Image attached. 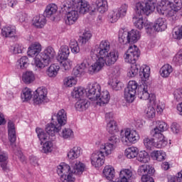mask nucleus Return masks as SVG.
<instances>
[{"label":"nucleus","instance_id":"nucleus-36","mask_svg":"<svg viewBox=\"0 0 182 182\" xmlns=\"http://www.w3.org/2000/svg\"><path fill=\"white\" fill-rule=\"evenodd\" d=\"M171 6L172 11L171 14L175 12L176 16H182V2L181 0H173Z\"/></svg>","mask_w":182,"mask_h":182},{"label":"nucleus","instance_id":"nucleus-57","mask_svg":"<svg viewBox=\"0 0 182 182\" xmlns=\"http://www.w3.org/2000/svg\"><path fill=\"white\" fill-rule=\"evenodd\" d=\"M69 46L71 49L72 53L76 55L80 52V48L79 47V44L76 40H71L69 44Z\"/></svg>","mask_w":182,"mask_h":182},{"label":"nucleus","instance_id":"nucleus-18","mask_svg":"<svg viewBox=\"0 0 182 182\" xmlns=\"http://www.w3.org/2000/svg\"><path fill=\"white\" fill-rule=\"evenodd\" d=\"M105 155L100 151L93 152L90 156V161L94 167H102L105 164Z\"/></svg>","mask_w":182,"mask_h":182},{"label":"nucleus","instance_id":"nucleus-48","mask_svg":"<svg viewBox=\"0 0 182 182\" xmlns=\"http://www.w3.org/2000/svg\"><path fill=\"white\" fill-rule=\"evenodd\" d=\"M21 97L23 102H29L32 99V90L28 87L23 89Z\"/></svg>","mask_w":182,"mask_h":182},{"label":"nucleus","instance_id":"nucleus-17","mask_svg":"<svg viewBox=\"0 0 182 182\" xmlns=\"http://www.w3.org/2000/svg\"><path fill=\"white\" fill-rule=\"evenodd\" d=\"M108 9L107 0H96L91 4V12L105 14V12H107Z\"/></svg>","mask_w":182,"mask_h":182},{"label":"nucleus","instance_id":"nucleus-16","mask_svg":"<svg viewBox=\"0 0 182 182\" xmlns=\"http://www.w3.org/2000/svg\"><path fill=\"white\" fill-rule=\"evenodd\" d=\"M139 56H140L139 48L136 45L131 46L124 55V62L129 64L136 63Z\"/></svg>","mask_w":182,"mask_h":182},{"label":"nucleus","instance_id":"nucleus-64","mask_svg":"<svg viewBox=\"0 0 182 182\" xmlns=\"http://www.w3.org/2000/svg\"><path fill=\"white\" fill-rule=\"evenodd\" d=\"M169 182H182V170L177 173L176 176H172Z\"/></svg>","mask_w":182,"mask_h":182},{"label":"nucleus","instance_id":"nucleus-11","mask_svg":"<svg viewBox=\"0 0 182 182\" xmlns=\"http://www.w3.org/2000/svg\"><path fill=\"white\" fill-rule=\"evenodd\" d=\"M156 4H157V0H146V4L138 2L135 4V9L138 14L145 12V15H150L156 9Z\"/></svg>","mask_w":182,"mask_h":182},{"label":"nucleus","instance_id":"nucleus-4","mask_svg":"<svg viewBox=\"0 0 182 182\" xmlns=\"http://www.w3.org/2000/svg\"><path fill=\"white\" fill-rule=\"evenodd\" d=\"M63 12H65L64 21L66 25H73L79 19V12L74 8L70 1H64L61 5Z\"/></svg>","mask_w":182,"mask_h":182},{"label":"nucleus","instance_id":"nucleus-12","mask_svg":"<svg viewBox=\"0 0 182 182\" xmlns=\"http://www.w3.org/2000/svg\"><path fill=\"white\" fill-rule=\"evenodd\" d=\"M139 84L135 80H130L128 82L127 89L124 91V99L127 103H133L136 99Z\"/></svg>","mask_w":182,"mask_h":182},{"label":"nucleus","instance_id":"nucleus-28","mask_svg":"<svg viewBox=\"0 0 182 182\" xmlns=\"http://www.w3.org/2000/svg\"><path fill=\"white\" fill-rule=\"evenodd\" d=\"M72 168L71 173H73L74 177L75 176H81L85 171V164L80 161H76Z\"/></svg>","mask_w":182,"mask_h":182},{"label":"nucleus","instance_id":"nucleus-60","mask_svg":"<svg viewBox=\"0 0 182 182\" xmlns=\"http://www.w3.org/2000/svg\"><path fill=\"white\" fill-rule=\"evenodd\" d=\"M144 144L146 149H150L152 147H156V141L154 138H145L144 139Z\"/></svg>","mask_w":182,"mask_h":182},{"label":"nucleus","instance_id":"nucleus-14","mask_svg":"<svg viewBox=\"0 0 182 182\" xmlns=\"http://www.w3.org/2000/svg\"><path fill=\"white\" fill-rule=\"evenodd\" d=\"M33 102L34 105L48 103V102H49V99L48 98V90L43 87L37 88L33 96Z\"/></svg>","mask_w":182,"mask_h":182},{"label":"nucleus","instance_id":"nucleus-51","mask_svg":"<svg viewBox=\"0 0 182 182\" xmlns=\"http://www.w3.org/2000/svg\"><path fill=\"white\" fill-rule=\"evenodd\" d=\"M122 18L116 9L112 10L108 15V21L110 23H116Z\"/></svg>","mask_w":182,"mask_h":182},{"label":"nucleus","instance_id":"nucleus-6","mask_svg":"<svg viewBox=\"0 0 182 182\" xmlns=\"http://www.w3.org/2000/svg\"><path fill=\"white\" fill-rule=\"evenodd\" d=\"M119 140L124 146H127L130 143L136 144L140 140V135L136 130L125 128L120 131Z\"/></svg>","mask_w":182,"mask_h":182},{"label":"nucleus","instance_id":"nucleus-23","mask_svg":"<svg viewBox=\"0 0 182 182\" xmlns=\"http://www.w3.org/2000/svg\"><path fill=\"white\" fill-rule=\"evenodd\" d=\"M1 35L4 38H14L16 35V27L6 25L1 28Z\"/></svg>","mask_w":182,"mask_h":182},{"label":"nucleus","instance_id":"nucleus-61","mask_svg":"<svg viewBox=\"0 0 182 182\" xmlns=\"http://www.w3.org/2000/svg\"><path fill=\"white\" fill-rule=\"evenodd\" d=\"M60 61L64 70H69V69L72 68L73 63L70 60L67 58L65 60H60Z\"/></svg>","mask_w":182,"mask_h":182},{"label":"nucleus","instance_id":"nucleus-54","mask_svg":"<svg viewBox=\"0 0 182 182\" xmlns=\"http://www.w3.org/2000/svg\"><path fill=\"white\" fill-rule=\"evenodd\" d=\"M128 9H129V5L127 4H123L121 5L120 7L116 9L115 11H117V12L118 13V15H119L121 18H124V16L127 15Z\"/></svg>","mask_w":182,"mask_h":182},{"label":"nucleus","instance_id":"nucleus-47","mask_svg":"<svg viewBox=\"0 0 182 182\" xmlns=\"http://www.w3.org/2000/svg\"><path fill=\"white\" fill-rule=\"evenodd\" d=\"M109 85L113 90H120L122 89V86H123V83L120 82V80L116 77H113L109 80Z\"/></svg>","mask_w":182,"mask_h":182},{"label":"nucleus","instance_id":"nucleus-44","mask_svg":"<svg viewBox=\"0 0 182 182\" xmlns=\"http://www.w3.org/2000/svg\"><path fill=\"white\" fill-rule=\"evenodd\" d=\"M0 166L4 171H6V166H8V154L6 152L2 151H0Z\"/></svg>","mask_w":182,"mask_h":182},{"label":"nucleus","instance_id":"nucleus-63","mask_svg":"<svg viewBox=\"0 0 182 182\" xmlns=\"http://www.w3.org/2000/svg\"><path fill=\"white\" fill-rule=\"evenodd\" d=\"M174 100L180 102L182 100V89L178 88L173 91Z\"/></svg>","mask_w":182,"mask_h":182},{"label":"nucleus","instance_id":"nucleus-62","mask_svg":"<svg viewBox=\"0 0 182 182\" xmlns=\"http://www.w3.org/2000/svg\"><path fill=\"white\" fill-rule=\"evenodd\" d=\"M173 62L175 65H182V49L174 55Z\"/></svg>","mask_w":182,"mask_h":182},{"label":"nucleus","instance_id":"nucleus-35","mask_svg":"<svg viewBox=\"0 0 182 182\" xmlns=\"http://www.w3.org/2000/svg\"><path fill=\"white\" fill-rule=\"evenodd\" d=\"M82 154V148L80 146H74L68 153V157L70 160H75L79 159Z\"/></svg>","mask_w":182,"mask_h":182},{"label":"nucleus","instance_id":"nucleus-40","mask_svg":"<svg viewBox=\"0 0 182 182\" xmlns=\"http://www.w3.org/2000/svg\"><path fill=\"white\" fill-rule=\"evenodd\" d=\"M139 75L142 80L144 82L148 80L149 77H150V67L146 65H142L139 70Z\"/></svg>","mask_w":182,"mask_h":182},{"label":"nucleus","instance_id":"nucleus-21","mask_svg":"<svg viewBox=\"0 0 182 182\" xmlns=\"http://www.w3.org/2000/svg\"><path fill=\"white\" fill-rule=\"evenodd\" d=\"M152 137H154L155 141V147L156 149H164L166 146L168 144L167 138L164 136L163 134H151Z\"/></svg>","mask_w":182,"mask_h":182},{"label":"nucleus","instance_id":"nucleus-19","mask_svg":"<svg viewBox=\"0 0 182 182\" xmlns=\"http://www.w3.org/2000/svg\"><path fill=\"white\" fill-rule=\"evenodd\" d=\"M72 6L78 14L85 15V14H87V12H92V5L89 4V2L85 0L77 4H72Z\"/></svg>","mask_w":182,"mask_h":182},{"label":"nucleus","instance_id":"nucleus-20","mask_svg":"<svg viewBox=\"0 0 182 182\" xmlns=\"http://www.w3.org/2000/svg\"><path fill=\"white\" fill-rule=\"evenodd\" d=\"M56 118L58 124L50 123V124H53L55 127L58 126L61 129L62 126H65L68 122V113L64 109H61L58 112Z\"/></svg>","mask_w":182,"mask_h":182},{"label":"nucleus","instance_id":"nucleus-3","mask_svg":"<svg viewBox=\"0 0 182 182\" xmlns=\"http://www.w3.org/2000/svg\"><path fill=\"white\" fill-rule=\"evenodd\" d=\"M87 97L92 105L105 106L110 101V93L107 90H102L97 82L92 83L87 87Z\"/></svg>","mask_w":182,"mask_h":182},{"label":"nucleus","instance_id":"nucleus-22","mask_svg":"<svg viewBox=\"0 0 182 182\" xmlns=\"http://www.w3.org/2000/svg\"><path fill=\"white\" fill-rule=\"evenodd\" d=\"M102 177L109 181H113L116 177L114 167L110 165L105 166L102 170Z\"/></svg>","mask_w":182,"mask_h":182},{"label":"nucleus","instance_id":"nucleus-10","mask_svg":"<svg viewBox=\"0 0 182 182\" xmlns=\"http://www.w3.org/2000/svg\"><path fill=\"white\" fill-rule=\"evenodd\" d=\"M173 3L168 0H161L156 6V10L159 15H165L167 18H176V13L173 11Z\"/></svg>","mask_w":182,"mask_h":182},{"label":"nucleus","instance_id":"nucleus-45","mask_svg":"<svg viewBox=\"0 0 182 182\" xmlns=\"http://www.w3.org/2000/svg\"><path fill=\"white\" fill-rule=\"evenodd\" d=\"M137 160L140 163L146 164V163H149V161H150V155L146 151H140L138 152Z\"/></svg>","mask_w":182,"mask_h":182},{"label":"nucleus","instance_id":"nucleus-50","mask_svg":"<svg viewBox=\"0 0 182 182\" xmlns=\"http://www.w3.org/2000/svg\"><path fill=\"white\" fill-rule=\"evenodd\" d=\"M117 130H119V128L117 127V122H116V121L107 122V131L109 134H114V133H117Z\"/></svg>","mask_w":182,"mask_h":182},{"label":"nucleus","instance_id":"nucleus-30","mask_svg":"<svg viewBox=\"0 0 182 182\" xmlns=\"http://www.w3.org/2000/svg\"><path fill=\"white\" fill-rule=\"evenodd\" d=\"M70 55V50H69V46H62L58 50V60H66Z\"/></svg>","mask_w":182,"mask_h":182},{"label":"nucleus","instance_id":"nucleus-29","mask_svg":"<svg viewBox=\"0 0 182 182\" xmlns=\"http://www.w3.org/2000/svg\"><path fill=\"white\" fill-rule=\"evenodd\" d=\"M33 25L36 28H43L46 25V17L42 14L34 16L33 18Z\"/></svg>","mask_w":182,"mask_h":182},{"label":"nucleus","instance_id":"nucleus-55","mask_svg":"<svg viewBox=\"0 0 182 182\" xmlns=\"http://www.w3.org/2000/svg\"><path fill=\"white\" fill-rule=\"evenodd\" d=\"M23 51V46L22 44L16 43L10 47V52L14 53V55H18L22 53Z\"/></svg>","mask_w":182,"mask_h":182},{"label":"nucleus","instance_id":"nucleus-58","mask_svg":"<svg viewBox=\"0 0 182 182\" xmlns=\"http://www.w3.org/2000/svg\"><path fill=\"white\" fill-rule=\"evenodd\" d=\"M172 38L173 39H176L177 41H180L182 39V26L179 28H175L172 32Z\"/></svg>","mask_w":182,"mask_h":182},{"label":"nucleus","instance_id":"nucleus-34","mask_svg":"<svg viewBox=\"0 0 182 182\" xmlns=\"http://www.w3.org/2000/svg\"><path fill=\"white\" fill-rule=\"evenodd\" d=\"M151 157L156 161H164L167 159V154L164 151H154L151 153Z\"/></svg>","mask_w":182,"mask_h":182},{"label":"nucleus","instance_id":"nucleus-15","mask_svg":"<svg viewBox=\"0 0 182 182\" xmlns=\"http://www.w3.org/2000/svg\"><path fill=\"white\" fill-rule=\"evenodd\" d=\"M134 9L136 13L134 17L133 18V22L135 28L139 30H141L142 28H145L146 33H148V35H150V32L148 31L149 28H147V26L150 25L151 23L146 21L143 18V14H146V12L138 13L136 10V6H134Z\"/></svg>","mask_w":182,"mask_h":182},{"label":"nucleus","instance_id":"nucleus-1","mask_svg":"<svg viewBox=\"0 0 182 182\" xmlns=\"http://www.w3.org/2000/svg\"><path fill=\"white\" fill-rule=\"evenodd\" d=\"M90 58L95 62L89 63L87 60H84L81 63L77 64L73 70V75L75 77H80L85 73L94 76L97 75L105 66L114 65L119 59V52L115 50L110 51V42L102 40L90 51ZM88 66V67H87Z\"/></svg>","mask_w":182,"mask_h":182},{"label":"nucleus","instance_id":"nucleus-37","mask_svg":"<svg viewBox=\"0 0 182 182\" xmlns=\"http://www.w3.org/2000/svg\"><path fill=\"white\" fill-rule=\"evenodd\" d=\"M22 81L26 85H31L35 82V74L33 71H26L22 74Z\"/></svg>","mask_w":182,"mask_h":182},{"label":"nucleus","instance_id":"nucleus-13","mask_svg":"<svg viewBox=\"0 0 182 182\" xmlns=\"http://www.w3.org/2000/svg\"><path fill=\"white\" fill-rule=\"evenodd\" d=\"M149 35H153L154 32H163L167 29V20L164 18H159L154 21V24L146 26Z\"/></svg>","mask_w":182,"mask_h":182},{"label":"nucleus","instance_id":"nucleus-43","mask_svg":"<svg viewBox=\"0 0 182 182\" xmlns=\"http://www.w3.org/2000/svg\"><path fill=\"white\" fill-rule=\"evenodd\" d=\"M76 83H77V79L73 76L66 77L63 81L64 87H73Z\"/></svg>","mask_w":182,"mask_h":182},{"label":"nucleus","instance_id":"nucleus-52","mask_svg":"<svg viewBox=\"0 0 182 182\" xmlns=\"http://www.w3.org/2000/svg\"><path fill=\"white\" fill-rule=\"evenodd\" d=\"M145 117L147 119H154L156 117V109L153 106H149L144 110Z\"/></svg>","mask_w":182,"mask_h":182},{"label":"nucleus","instance_id":"nucleus-33","mask_svg":"<svg viewBox=\"0 0 182 182\" xmlns=\"http://www.w3.org/2000/svg\"><path fill=\"white\" fill-rule=\"evenodd\" d=\"M58 12V6L54 3L48 4L44 11V15L46 18H50Z\"/></svg>","mask_w":182,"mask_h":182},{"label":"nucleus","instance_id":"nucleus-8","mask_svg":"<svg viewBox=\"0 0 182 182\" xmlns=\"http://www.w3.org/2000/svg\"><path fill=\"white\" fill-rule=\"evenodd\" d=\"M57 173L62 182H75L76 178L73 176L72 168L68 164L61 163L57 168Z\"/></svg>","mask_w":182,"mask_h":182},{"label":"nucleus","instance_id":"nucleus-39","mask_svg":"<svg viewBox=\"0 0 182 182\" xmlns=\"http://www.w3.org/2000/svg\"><path fill=\"white\" fill-rule=\"evenodd\" d=\"M147 85H141L138 90V97L142 100H147L150 96Z\"/></svg>","mask_w":182,"mask_h":182},{"label":"nucleus","instance_id":"nucleus-9","mask_svg":"<svg viewBox=\"0 0 182 182\" xmlns=\"http://www.w3.org/2000/svg\"><path fill=\"white\" fill-rule=\"evenodd\" d=\"M41 52H42V46H41L39 43H33L28 48V55L31 58H33L31 65L35 67L36 70H38L41 56L42 55Z\"/></svg>","mask_w":182,"mask_h":182},{"label":"nucleus","instance_id":"nucleus-26","mask_svg":"<svg viewBox=\"0 0 182 182\" xmlns=\"http://www.w3.org/2000/svg\"><path fill=\"white\" fill-rule=\"evenodd\" d=\"M155 171L154 167L147 164L141 165L138 168V173L140 176H147L148 174L153 176Z\"/></svg>","mask_w":182,"mask_h":182},{"label":"nucleus","instance_id":"nucleus-25","mask_svg":"<svg viewBox=\"0 0 182 182\" xmlns=\"http://www.w3.org/2000/svg\"><path fill=\"white\" fill-rule=\"evenodd\" d=\"M168 130V125L163 121H159L157 125L151 131V134H163V132Z\"/></svg>","mask_w":182,"mask_h":182},{"label":"nucleus","instance_id":"nucleus-5","mask_svg":"<svg viewBox=\"0 0 182 182\" xmlns=\"http://www.w3.org/2000/svg\"><path fill=\"white\" fill-rule=\"evenodd\" d=\"M140 31L132 30L127 31V28H122L119 29L118 39L119 43H136L141 38Z\"/></svg>","mask_w":182,"mask_h":182},{"label":"nucleus","instance_id":"nucleus-24","mask_svg":"<svg viewBox=\"0 0 182 182\" xmlns=\"http://www.w3.org/2000/svg\"><path fill=\"white\" fill-rule=\"evenodd\" d=\"M116 146L112 143H104L100 145V151L105 156H110L114 151Z\"/></svg>","mask_w":182,"mask_h":182},{"label":"nucleus","instance_id":"nucleus-56","mask_svg":"<svg viewBox=\"0 0 182 182\" xmlns=\"http://www.w3.org/2000/svg\"><path fill=\"white\" fill-rule=\"evenodd\" d=\"M133 176V172L129 168H122L119 172V177L122 178H127L128 181L130 180Z\"/></svg>","mask_w":182,"mask_h":182},{"label":"nucleus","instance_id":"nucleus-7","mask_svg":"<svg viewBox=\"0 0 182 182\" xmlns=\"http://www.w3.org/2000/svg\"><path fill=\"white\" fill-rule=\"evenodd\" d=\"M55 56H56V52H55V49L53 48L50 46L46 48L44 50L41 52V56L40 58L37 70H42V69H45L46 66L50 63H52V60L55 59Z\"/></svg>","mask_w":182,"mask_h":182},{"label":"nucleus","instance_id":"nucleus-53","mask_svg":"<svg viewBox=\"0 0 182 182\" xmlns=\"http://www.w3.org/2000/svg\"><path fill=\"white\" fill-rule=\"evenodd\" d=\"M60 137L63 139H73L75 136L73 131L70 128H64L60 134Z\"/></svg>","mask_w":182,"mask_h":182},{"label":"nucleus","instance_id":"nucleus-46","mask_svg":"<svg viewBox=\"0 0 182 182\" xmlns=\"http://www.w3.org/2000/svg\"><path fill=\"white\" fill-rule=\"evenodd\" d=\"M16 66L18 69H26L29 66V58L27 56L21 57L16 62Z\"/></svg>","mask_w":182,"mask_h":182},{"label":"nucleus","instance_id":"nucleus-38","mask_svg":"<svg viewBox=\"0 0 182 182\" xmlns=\"http://www.w3.org/2000/svg\"><path fill=\"white\" fill-rule=\"evenodd\" d=\"M85 93L87 96V88L85 90L83 87H75L72 92V96L75 99H80Z\"/></svg>","mask_w":182,"mask_h":182},{"label":"nucleus","instance_id":"nucleus-41","mask_svg":"<svg viewBox=\"0 0 182 182\" xmlns=\"http://www.w3.org/2000/svg\"><path fill=\"white\" fill-rule=\"evenodd\" d=\"M139 155V148L136 146H131L125 150V156L127 159H136Z\"/></svg>","mask_w":182,"mask_h":182},{"label":"nucleus","instance_id":"nucleus-2","mask_svg":"<svg viewBox=\"0 0 182 182\" xmlns=\"http://www.w3.org/2000/svg\"><path fill=\"white\" fill-rule=\"evenodd\" d=\"M60 132V127L55 126L53 124H48L46 127V132L41 128L37 127L36 132L41 141L42 146V152L45 154L52 153L53 151V140L56 133Z\"/></svg>","mask_w":182,"mask_h":182},{"label":"nucleus","instance_id":"nucleus-59","mask_svg":"<svg viewBox=\"0 0 182 182\" xmlns=\"http://www.w3.org/2000/svg\"><path fill=\"white\" fill-rule=\"evenodd\" d=\"M92 38V33L89 31H85L81 37H80V42L85 45Z\"/></svg>","mask_w":182,"mask_h":182},{"label":"nucleus","instance_id":"nucleus-49","mask_svg":"<svg viewBox=\"0 0 182 182\" xmlns=\"http://www.w3.org/2000/svg\"><path fill=\"white\" fill-rule=\"evenodd\" d=\"M139 66L136 63H132L131 66L127 70L128 77H134L139 73Z\"/></svg>","mask_w":182,"mask_h":182},{"label":"nucleus","instance_id":"nucleus-27","mask_svg":"<svg viewBox=\"0 0 182 182\" xmlns=\"http://www.w3.org/2000/svg\"><path fill=\"white\" fill-rule=\"evenodd\" d=\"M9 140L14 144L16 141V130L15 129V124L11 121L8 123Z\"/></svg>","mask_w":182,"mask_h":182},{"label":"nucleus","instance_id":"nucleus-31","mask_svg":"<svg viewBox=\"0 0 182 182\" xmlns=\"http://www.w3.org/2000/svg\"><path fill=\"white\" fill-rule=\"evenodd\" d=\"M159 73L161 77L164 79H167V77H170V75L173 73V66L170 64L164 65L159 70Z\"/></svg>","mask_w":182,"mask_h":182},{"label":"nucleus","instance_id":"nucleus-32","mask_svg":"<svg viewBox=\"0 0 182 182\" xmlns=\"http://www.w3.org/2000/svg\"><path fill=\"white\" fill-rule=\"evenodd\" d=\"M89 106H90V102L88 100L80 99L75 103V107L78 112H84Z\"/></svg>","mask_w":182,"mask_h":182},{"label":"nucleus","instance_id":"nucleus-42","mask_svg":"<svg viewBox=\"0 0 182 182\" xmlns=\"http://www.w3.org/2000/svg\"><path fill=\"white\" fill-rule=\"evenodd\" d=\"M60 67L56 64H52L47 70V75L49 77H56L59 73Z\"/></svg>","mask_w":182,"mask_h":182}]
</instances>
